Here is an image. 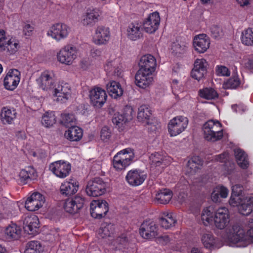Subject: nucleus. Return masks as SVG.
<instances>
[{
	"label": "nucleus",
	"instance_id": "f257e3e1",
	"mask_svg": "<svg viewBox=\"0 0 253 253\" xmlns=\"http://www.w3.org/2000/svg\"><path fill=\"white\" fill-rule=\"evenodd\" d=\"M205 138L208 141L215 142L222 139L223 131L222 124L218 121L210 120L203 127Z\"/></svg>",
	"mask_w": 253,
	"mask_h": 253
},
{
	"label": "nucleus",
	"instance_id": "f03ea898",
	"mask_svg": "<svg viewBox=\"0 0 253 253\" xmlns=\"http://www.w3.org/2000/svg\"><path fill=\"white\" fill-rule=\"evenodd\" d=\"M134 153L133 150L127 148L118 152L113 157L112 165L117 171L125 169L133 161Z\"/></svg>",
	"mask_w": 253,
	"mask_h": 253
},
{
	"label": "nucleus",
	"instance_id": "7ed1b4c3",
	"mask_svg": "<svg viewBox=\"0 0 253 253\" xmlns=\"http://www.w3.org/2000/svg\"><path fill=\"white\" fill-rule=\"evenodd\" d=\"M108 187L107 182L100 177H95L88 182L86 192L89 196L98 197L104 194Z\"/></svg>",
	"mask_w": 253,
	"mask_h": 253
},
{
	"label": "nucleus",
	"instance_id": "20e7f679",
	"mask_svg": "<svg viewBox=\"0 0 253 253\" xmlns=\"http://www.w3.org/2000/svg\"><path fill=\"white\" fill-rule=\"evenodd\" d=\"M77 48L73 45L68 44L60 49L57 56L60 63L70 65L77 57Z\"/></svg>",
	"mask_w": 253,
	"mask_h": 253
},
{
	"label": "nucleus",
	"instance_id": "39448f33",
	"mask_svg": "<svg viewBox=\"0 0 253 253\" xmlns=\"http://www.w3.org/2000/svg\"><path fill=\"white\" fill-rule=\"evenodd\" d=\"M188 120L183 116H178L169 121L168 131L171 136H175L183 132L187 127Z\"/></svg>",
	"mask_w": 253,
	"mask_h": 253
},
{
	"label": "nucleus",
	"instance_id": "423d86ee",
	"mask_svg": "<svg viewBox=\"0 0 253 253\" xmlns=\"http://www.w3.org/2000/svg\"><path fill=\"white\" fill-rule=\"evenodd\" d=\"M49 169L57 177L64 178L69 175L71 165L67 161L59 160L50 164Z\"/></svg>",
	"mask_w": 253,
	"mask_h": 253
},
{
	"label": "nucleus",
	"instance_id": "0eeeda50",
	"mask_svg": "<svg viewBox=\"0 0 253 253\" xmlns=\"http://www.w3.org/2000/svg\"><path fill=\"white\" fill-rule=\"evenodd\" d=\"M108 211V204L105 200H93L90 203V214L94 218H102L105 216Z\"/></svg>",
	"mask_w": 253,
	"mask_h": 253
},
{
	"label": "nucleus",
	"instance_id": "6e6552de",
	"mask_svg": "<svg viewBox=\"0 0 253 253\" xmlns=\"http://www.w3.org/2000/svg\"><path fill=\"white\" fill-rule=\"evenodd\" d=\"M139 233L144 239H153L158 235V226L154 221L150 219L145 220L141 224Z\"/></svg>",
	"mask_w": 253,
	"mask_h": 253
},
{
	"label": "nucleus",
	"instance_id": "1a4fd4ad",
	"mask_svg": "<svg viewBox=\"0 0 253 253\" xmlns=\"http://www.w3.org/2000/svg\"><path fill=\"white\" fill-rule=\"evenodd\" d=\"M56 101L61 103L66 102L71 97V89L70 85L64 82L59 83L52 92Z\"/></svg>",
	"mask_w": 253,
	"mask_h": 253
},
{
	"label": "nucleus",
	"instance_id": "9d476101",
	"mask_svg": "<svg viewBox=\"0 0 253 253\" xmlns=\"http://www.w3.org/2000/svg\"><path fill=\"white\" fill-rule=\"evenodd\" d=\"M160 23V16L157 11L150 13L142 22L144 30L147 33H155L159 28Z\"/></svg>",
	"mask_w": 253,
	"mask_h": 253
},
{
	"label": "nucleus",
	"instance_id": "9b49d317",
	"mask_svg": "<svg viewBox=\"0 0 253 253\" xmlns=\"http://www.w3.org/2000/svg\"><path fill=\"white\" fill-rule=\"evenodd\" d=\"M20 72L17 69H10L3 80L4 88L10 91L14 90L20 81Z\"/></svg>",
	"mask_w": 253,
	"mask_h": 253
},
{
	"label": "nucleus",
	"instance_id": "f8f14e48",
	"mask_svg": "<svg viewBox=\"0 0 253 253\" xmlns=\"http://www.w3.org/2000/svg\"><path fill=\"white\" fill-rule=\"evenodd\" d=\"M54 74L52 71L45 70L42 72L37 82L40 87L43 90L48 91L54 87Z\"/></svg>",
	"mask_w": 253,
	"mask_h": 253
},
{
	"label": "nucleus",
	"instance_id": "ddd939ff",
	"mask_svg": "<svg viewBox=\"0 0 253 253\" xmlns=\"http://www.w3.org/2000/svg\"><path fill=\"white\" fill-rule=\"evenodd\" d=\"M146 172L140 169H133L129 170L126 176V182L131 186H137L141 185L146 178Z\"/></svg>",
	"mask_w": 253,
	"mask_h": 253
},
{
	"label": "nucleus",
	"instance_id": "4468645a",
	"mask_svg": "<svg viewBox=\"0 0 253 253\" xmlns=\"http://www.w3.org/2000/svg\"><path fill=\"white\" fill-rule=\"evenodd\" d=\"M84 199L82 196L77 195L71 199H67L64 204L65 211L68 213L75 214L81 210L84 205Z\"/></svg>",
	"mask_w": 253,
	"mask_h": 253
},
{
	"label": "nucleus",
	"instance_id": "2eb2a0df",
	"mask_svg": "<svg viewBox=\"0 0 253 253\" xmlns=\"http://www.w3.org/2000/svg\"><path fill=\"white\" fill-rule=\"evenodd\" d=\"M69 27L62 23H58L50 27L47 32V35L57 41L66 38L69 34Z\"/></svg>",
	"mask_w": 253,
	"mask_h": 253
},
{
	"label": "nucleus",
	"instance_id": "dca6fc26",
	"mask_svg": "<svg viewBox=\"0 0 253 253\" xmlns=\"http://www.w3.org/2000/svg\"><path fill=\"white\" fill-rule=\"evenodd\" d=\"M91 104L96 107H101L105 103L107 95L106 91L99 87H96L89 91Z\"/></svg>",
	"mask_w": 253,
	"mask_h": 253
},
{
	"label": "nucleus",
	"instance_id": "f3484780",
	"mask_svg": "<svg viewBox=\"0 0 253 253\" xmlns=\"http://www.w3.org/2000/svg\"><path fill=\"white\" fill-rule=\"evenodd\" d=\"M249 225L250 229L247 232L239 226L233 227L234 234L233 236L236 242L244 241L253 242V219H251V221H249Z\"/></svg>",
	"mask_w": 253,
	"mask_h": 253
},
{
	"label": "nucleus",
	"instance_id": "a211bd4d",
	"mask_svg": "<svg viewBox=\"0 0 253 253\" xmlns=\"http://www.w3.org/2000/svg\"><path fill=\"white\" fill-rule=\"evenodd\" d=\"M153 74L145 69L139 68L135 76L136 85L142 88L149 86L153 81Z\"/></svg>",
	"mask_w": 253,
	"mask_h": 253
},
{
	"label": "nucleus",
	"instance_id": "6ab92c4d",
	"mask_svg": "<svg viewBox=\"0 0 253 253\" xmlns=\"http://www.w3.org/2000/svg\"><path fill=\"white\" fill-rule=\"evenodd\" d=\"M229 211L227 208H219L214 213V222L215 226L220 229L225 228L229 223Z\"/></svg>",
	"mask_w": 253,
	"mask_h": 253
},
{
	"label": "nucleus",
	"instance_id": "aec40b11",
	"mask_svg": "<svg viewBox=\"0 0 253 253\" xmlns=\"http://www.w3.org/2000/svg\"><path fill=\"white\" fill-rule=\"evenodd\" d=\"M45 202L44 197L38 192L32 194L25 203L26 209L29 211H35L42 207Z\"/></svg>",
	"mask_w": 253,
	"mask_h": 253
},
{
	"label": "nucleus",
	"instance_id": "412c9836",
	"mask_svg": "<svg viewBox=\"0 0 253 253\" xmlns=\"http://www.w3.org/2000/svg\"><path fill=\"white\" fill-rule=\"evenodd\" d=\"M110 32L108 27L99 26L95 29L93 37V42L97 45L107 44L110 39Z\"/></svg>",
	"mask_w": 253,
	"mask_h": 253
},
{
	"label": "nucleus",
	"instance_id": "4be33fe9",
	"mask_svg": "<svg viewBox=\"0 0 253 253\" xmlns=\"http://www.w3.org/2000/svg\"><path fill=\"white\" fill-rule=\"evenodd\" d=\"M208 65L207 62L204 59H196L191 71V77L198 81L202 79L207 74Z\"/></svg>",
	"mask_w": 253,
	"mask_h": 253
},
{
	"label": "nucleus",
	"instance_id": "5701e85b",
	"mask_svg": "<svg viewBox=\"0 0 253 253\" xmlns=\"http://www.w3.org/2000/svg\"><path fill=\"white\" fill-rule=\"evenodd\" d=\"M247 200L245 196L242 195V188L239 185L232 186V194L229 200L231 206L239 208Z\"/></svg>",
	"mask_w": 253,
	"mask_h": 253
},
{
	"label": "nucleus",
	"instance_id": "b1692460",
	"mask_svg": "<svg viewBox=\"0 0 253 253\" xmlns=\"http://www.w3.org/2000/svg\"><path fill=\"white\" fill-rule=\"evenodd\" d=\"M157 65L155 58L151 54L142 56L139 62V68L145 69L148 72L154 73Z\"/></svg>",
	"mask_w": 253,
	"mask_h": 253
},
{
	"label": "nucleus",
	"instance_id": "393cba45",
	"mask_svg": "<svg viewBox=\"0 0 253 253\" xmlns=\"http://www.w3.org/2000/svg\"><path fill=\"white\" fill-rule=\"evenodd\" d=\"M193 46L199 53H204L210 47V41L205 34L198 35L193 39Z\"/></svg>",
	"mask_w": 253,
	"mask_h": 253
},
{
	"label": "nucleus",
	"instance_id": "a878e982",
	"mask_svg": "<svg viewBox=\"0 0 253 253\" xmlns=\"http://www.w3.org/2000/svg\"><path fill=\"white\" fill-rule=\"evenodd\" d=\"M24 229L29 234L34 235L38 232L39 221L37 216L32 215L26 216L24 220Z\"/></svg>",
	"mask_w": 253,
	"mask_h": 253
},
{
	"label": "nucleus",
	"instance_id": "bb28decb",
	"mask_svg": "<svg viewBox=\"0 0 253 253\" xmlns=\"http://www.w3.org/2000/svg\"><path fill=\"white\" fill-rule=\"evenodd\" d=\"M142 25L138 22L129 23L127 28V36L132 41H136L142 37Z\"/></svg>",
	"mask_w": 253,
	"mask_h": 253
},
{
	"label": "nucleus",
	"instance_id": "cd10ccee",
	"mask_svg": "<svg viewBox=\"0 0 253 253\" xmlns=\"http://www.w3.org/2000/svg\"><path fill=\"white\" fill-rule=\"evenodd\" d=\"M37 176L36 170L32 167H28L22 169L19 174L20 180L24 184L36 179Z\"/></svg>",
	"mask_w": 253,
	"mask_h": 253
},
{
	"label": "nucleus",
	"instance_id": "c85d7f7f",
	"mask_svg": "<svg viewBox=\"0 0 253 253\" xmlns=\"http://www.w3.org/2000/svg\"><path fill=\"white\" fill-rule=\"evenodd\" d=\"M21 229L16 224L11 223L4 230V237L8 241L16 240L19 239L21 234Z\"/></svg>",
	"mask_w": 253,
	"mask_h": 253
},
{
	"label": "nucleus",
	"instance_id": "c756f323",
	"mask_svg": "<svg viewBox=\"0 0 253 253\" xmlns=\"http://www.w3.org/2000/svg\"><path fill=\"white\" fill-rule=\"evenodd\" d=\"M78 182L73 180L70 181H65L60 186V191L62 194L70 196L75 194L78 190Z\"/></svg>",
	"mask_w": 253,
	"mask_h": 253
},
{
	"label": "nucleus",
	"instance_id": "7c9ffc66",
	"mask_svg": "<svg viewBox=\"0 0 253 253\" xmlns=\"http://www.w3.org/2000/svg\"><path fill=\"white\" fill-rule=\"evenodd\" d=\"M83 132L81 128L74 126L69 127L65 132V137L71 141H78L83 137Z\"/></svg>",
	"mask_w": 253,
	"mask_h": 253
},
{
	"label": "nucleus",
	"instance_id": "2f4dec72",
	"mask_svg": "<svg viewBox=\"0 0 253 253\" xmlns=\"http://www.w3.org/2000/svg\"><path fill=\"white\" fill-rule=\"evenodd\" d=\"M101 14V11L97 8L88 9L83 19V23L88 25L97 22Z\"/></svg>",
	"mask_w": 253,
	"mask_h": 253
},
{
	"label": "nucleus",
	"instance_id": "473e14b6",
	"mask_svg": "<svg viewBox=\"0 0 253 253\" xmlns=\"http://www.w3.org/2000/svg\"><path fill=\"white\" fill-rule=\"evenodd\" d=\"M172 197V191L168 189L159 190L156 194L155 201L157 204H167Z\"/></svg>",
	"mask_w": 253,
	"mask_h": 253
},
{
	"label": "nucleus",
	"instance_id": "72a5a7b5",
	"mask_svg": "<svg viewBox=\"0 0 253 253\" xmlns=\"http://www.w3.org/2000/svg\"><path fill=\"white\" fill-rule=\"evenodd\" d=\"M107 89L109 95L115 99L121 96L124 92L120 84L114 81H111L107 84Z\"/></svg>",
	"mask_w": 253,
	"mask_h": 253
},
{
	"label": "nucleus",
	"instance_id": "f704fd0d",
	"mask_svg": "<svg viewBox=\"0 0 253 253\" xmlns=\"http://www.w3.org/2000/svg\"><path fill=\"white\" fill-rule=\"evenodd\" d=\"M203 161L199 156H193L187 162L186 171L191 174L195 173L203 165Z\"/></svg>",
	"mask_w": 253,
	"mask_h": 253
},
{
	"label": "nucleus",
	"instance_id": "c9c22d12",
	"mask_svg": "<svg viewBox=\"0 0 253 253\" xmlns=\"http://www.w3.org/2000/svg\"><path fill=\"white\" fill-rule=\"evenodd\" d=\"M0 120L3 124H11L16 117L15 110L3 107L0 112Z\"/></svg>",
	"mask_w": 253,
	"mask_h": 253
},
{
	"label": "nucleus",
	"instance_id": "e433bc0d",
	"mask_svg": "<svg viewBox=\"0 0 253 253\" xmlns=\"http://www.w3.org/2000/svg\"><path fill=\"white\" fill-rule=\"evenodd\" d=\"M234 153L238 165L243 169H247L249 162L247 154L241 149H235Z\"/></svg>",
	"mask_w": 253,
	"mask_h": 253
},
{
	"label": "nucleus",
	"instance_id": "4c0bfd02",
	"mask_svg": "<svg viewBox=\"0 0 253 253\" xmlns=\"http://www.w3.org/2000/svg\"><path fill=\"white\" fill-rule=\"evenodd\" d=\"M159 222L162 227L167 229L173 227L176 223V220L172 213L165 212L163 216L160 218Z\"/></svg>",
	"mask_w": 253,
	"mask_h": 253
},
{
	"label": "nucleus",
	"instance_id": "58836bf2",
	"mask_svg": "<svg viewBox=\"0 0 253 253\" xmlns=\"http://www.w3.org/2000/svg\"><path fill=\"white\" fill-rule=\"evenodd\" d=\"M19 46L18 41L14 39H8L6 42L3 44V47H0V51H6L9 54H12L15 53Z\"/></svg>",
	"mask_w": 253,
	"mask_h": 253
},
{
	"label": "nucleus",
	"instance_id": "ea45409f",
	"mask_svg": "<svg viewBox=\"0 0 253 253\" xmlns=\"http://www.w3.org/2000/svg\"><path fill=\"white\" fill-rule=\"evenodd\" d=\"M198 94L201 98L207 100L215 99L218 97L217 92L211 87H205L200 89Z\"/></svg>",
	"mask_w": 253,
	"mask_h": 253
},
{
	"label": "nucleus",
	"instance_id": "a19ab883",
	"mask_svg": "<svg viewBox=\"0 0 253 253\" xmlns=\"http://www.w3.org/2000/svg\"><path fill=\"white\" fill-rule=\"evenodd\" d=\"M115 225L111 223L104 222L102 223L99 230L98 233L103 238L110 237L115 232Z\"/></svg>",
	"mask_w": 253,
	"mask_h": 253
},
{
	"label": "nucleus",
	"instance_id": "79ce46f5",
	"mask_svg": "<svg viewBox=\"0 0 253 253\" xmlns=\"http://www.w3.org/2000/svg\"><path fill=\"white\" fill-rule=\"evenodd\" d=\"M127 122L126 115L115 114L112 118V122L119 131H122Z\"/></svg>",
	"mask_w": 253,
	"mask_h": 253
},
{
	"label": "nucleus",
	"instance_id": "37998d69",
	"mask_svg": "<svg viewBox=\"0 0 253 253\" xmlns=\"http://www.w3.org/2000/svg\"><path fill=\"white\" fill-rule=\"evenodd\" d=\"M151 160V165L152 167L162 166L164 168L166 166V157L161 153L155 152L151 155L150 157Z\"/></svg>",
	"mask_w": 253,
	"mask_h": 253
},
{
	"label": "nucleus",
	"instance_id": "c03bdc74",
	"mask_svg": "<svg viewBox=\"0 0 253 253\" xmlns=\"http://www.w3.org/2000/svg\"><path fill=\"white\" fill-rule=\"evenodd\" d=\"M214 213L213 212L212 207H209L204 209L202 215L201 219L206 226L211 223L214 220Z\"/></svg>",
	"mask_w": 253,
	"mask_h": 253
},
{
	"label": "nucleus",
	"instance_id": "a18cd8bd",
	"mask_svg": "<svg viewBox=\"0 0 253 253\" xmlns=\"http://www.w3.org/2000/svg\"><path fill=\"white\" fill-rule=\"evenodd\" d=\"M241 40L242 43L246 45H253V29L249 28L244 30L242 33Z\"/></svg>",
	"mask_w": 253,
	"mask_h": 253
},
{
	"label": "nucleus",
	"instance_id": "49530a36",
	"mask_svg": "<svg viewBox=\"0 0 253 253\" xmlns=\"http://www.w3.org/2000/svg\"><path fill=\"white\" fill-rule=\"evenodd\" d=\"M107 74L109 76L120 77L122 73V70L118 67L115 66V63L113 61L108 62L104 66Z\"/></svg>",
	"mask_w": 253,
	"mask_h": 253
},
{
	"label": "nucleus",
	"instance_id": "de8ad7c7",
	"mask_svg": "<svg viewBox=\"0 0 253 253\" xmlns=\"http://www.w3.org/2000/svg\"><path fill=\"white\" fill-rule=\"evenodd\" d=\"M56 122V117L53 112H47L42 117V123L46 127L52 126Z\"/></svg>",
	"mask_w": 253,
	"mask_h": 253
},
{
	"label": "nucleus",
	"instance_id": "09e8293b",
	"mask_svg": "<svg viewBox=\"0 0 253 253\" xmlns=\"http://www.w3.org/2000/svg\"><path fill=\"white\" fill-rule=\"evenodd\" d=\"M42 251V247L39 241H31L27 244L24 253H41Z\"/></svg>",
	"mask_w": 253,
	"mask_h": 253
},
{
	"label": "nucleus",
	"instance_id": "8fccbe9b",
	"mask_svg": "<svg viewBox=\"0 0 253 253\" xmlns=\"http://www.w3.org/2000/svg\"><path fill=\"white\" fill-rule=\"evenodd\" d=\"M151 112L146 105H142L138 108L137 119L140 122H147L149 119Z\"/></svg>",
	"mask_w": 253,
	"mask_h": 253
},
{
	"label": "nucleus",
	"instance_id": "3c124183",
	"mask_svg": "<svg viewBox=\"0 0 253 253\" xmlns=\"http://www.w3.org/2000/svg\"><path fill=\"white\" fill-rule=\"evenodd\" d=\"M202 243L207 249H212L215 246L216 239L210 233L204 234L202 237Z\"/></svg>",
	"mask_w": 253,
	"mask_h": 253
},
{
	"label": "nucleus",
	"instance_id": "603ef678",
	"mask_svg": "<svg viewBox=\"0 0 253 253\" xmlns=\"http://www.w3.org/2000/svg\"><path fill=\"white\" fill-rule=\"evenodd\" d=\"M76 119L73 114L64 113L61 115V123L67 127H70L75 125Z\"/></svg>",
	"mask_w": 253,
	"mask_h": 253
},
{
	"label": "nucleus",
	"instance_id": "864d4df0",
	"mask_svg": "<svg viewBox=\"0 0 253 253\" xmlns=\"http://www.w3.org/2000/svg\"><path fill=\"white\" fill-rule=\"evenodd\" d=\"M241 84V81L237 75H234L229 79L226 83L225 86L226 88L234 89L238 87Z\"/></svg>",
	"mask_w": 253,
	"mask_h": 253
},
{
	"label": "nucleus",
	"instance_id": "5fc2aeb1",
	"mask_svg": "<svg viewBox=\"0 0 253 253\" xmlns=\"http://www.w3.org/2000/svg\"><path fill=\"white\" fill-rule=\"evenodd\" d=\"M239 212L244 215H248L253 210L252 205L248 204L246 202H244L238 208Z\"/></svg>",
	"mask_w": 253,
	"mask_h": 253
},
{
	"label": "nucleus",
	"instance_id": "6e6d98bb",
	"mask_svg": "<svg viewBox=\"0 0 253 253\" xmlns=\"http://www.w3.org/2000/svg\"><path fill=\"white\" fill-rule=\"evenodd\" d=\"M211 36L214 39L219 38L222 33L221 28L217 25H212L210 29Z\"/></svg>",
	"mask_w": 253,
	"mask_h": 253
},
{
	"label": "nucleus",
	"instance_id": "4d7b16f0",
	"mask_svg": "<svg viewBox=\"0 0 253 253\" xmlns=\"http://www.w3.org/2000/svg\"><path fill=\"white\" fill-rule=\"evenodd\" d=\"M216 72L219 76H229L230 75V72L228 69L223 66H217Z\"/></svg>",
	"mask_w": 253,
	"mask_h": 253
},
{
	"label": "nucleus",
	"instance_id": "13d9d810",
	"mask_svg": "<svg viewBox=\"0 0 253 253\" xmlns=\"http://www.w3.org/2000/svg\"><path fill=\"white\" fill-rule=\"evenodd\" d=\"M111 136V132L107 126L103 127L101 130L100 137L103 141H107Z\"/></svg>",
	"mask_w": 253,
	"mask_h": 253
},
{
	"label": "nucleus",
	"instance_id": "bf43d9fd",
	"mask_svg": "<svg viewBox=\"0 0 253 253\" xmlns=\"http://www.w3.org/2000/svg\"><path fill=\"white\" fill-rule=\"evenodd\" d=\"M171 49L174 54H180L184 52V47L181 46L178 43L173 42L171 46Z\"/></svg>",
	"mask_w": 253,
	"mask_h": 253
},
{
	"label": "nucleus",
	"instance_id": "052dcab7",
	"mask_svg": "<svg viewBox=\"0 0 253 253\" xmlns=\"http://www.w3.org/2000/svg\"><path fill=\"white\" fill-rule=\"evenodd\" d=\"M218 188L219 189V190H220V189L222 190L221 191L218 190L219 192H217V194L219 195L220 197L222 198H226L227 197V195L228 194V190L227 189V188H226V187H225L223 186H217L215 187L214 189H218Z\"/></svg>",
	"mask_w": 253,
	"mask_h": 253
},
{
	"label": "nucleus",
	"instance_id": "680f3d73",
	"mask_svg": "<svg viewBox=\"0 0 253 253\" xmlns=\"http://www.w3.org/2000/svg\"><path fill=\"white\" fill-rule=\"evenodd\" d=\"M244 66L247 69L253 70V56H250L245 60Z\"/></svg>",
	"mask_w": 253,
	"mask_h": 253
},
{
	"label": "nucleus",
	"instance_id": "e2e57ef3",
	"mask_svg": "<svg viewBox=\"0 0 253 253\" xmlns=\"http://www.w3.org/2000/svg\"><path fill=\"white\" fill-rule=\"evenodd\" d=\"M228 158V153L227 152H224L221 154L216 155L215 156V160L216 161L219 162H225Z\"/></svg>",
	"mask_w": 253,
	"mask_h": 253
},
{
	"label": "nucleus",
	"instance_id": "0e129e2a",
	"mask_svg": "<svg viewBox=\"0 0 253 253\" xmlns=\"http://www.w3.org/2000/svg\"><path fill=\"white\" fill-rule=\"evenodd\" d=\"M219 189H214L211 194V198L212 201L214 202H218L220 201V196L218 194H217V192H219L218 190L221 191L222 190Z\"/></svg>",
	"mask_w": 253,
	"mask_h": 253
},
{
	"label": "nucleus",
	"instance_id": "69168bd1",
	"mask_svg": "<svg viewBox=\"0 0 253 253\" xmlns=\"http://www.w3.org/2000/svg\"><path fill=\"white\" fill-rule=\"evenodd\" d=\"M5 36V32L3 30H0V47H3L4 44L8 40Z\"/></svg>",
	"mask_w": 253,
	"mask_h": 253
},
{
	"label": "nucleus",
	"instance_id": "338daca9",
	"mask_svg": "<svg viewBox=\"0 0 253 253\" xmlns=\"http://www.w3.org/2000/svg\"><path fill=\"white\" fill-rule=\"evenodd\" d=\"M33 30V27L31 25L27 24L23 27V32L26 36H29L31 35Z\"/></svg>",
	"mask_w": 253,
	"mask_h": 253
},
{
	"label": "nucleus",
	"instance_id": "774afa93",
	"mask_svg": "<svg viewBox=\"0 0 253 253\" xmlns=\"http://www.w3.org/2000/svg\"><path fill=\"white\" fill-rule=\"evenodd\" d=\"M159 242L163 245H167L170 241L169 237L167 236H161L158 239Z\"/></svg>",
	"mask_w": 253,
	"mask_h": 253
}]
</instances>
